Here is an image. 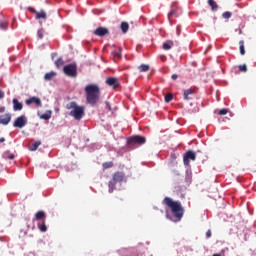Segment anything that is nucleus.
I'll return each instance as SVG.
<instances>
[{
  "label": "nucleus",
  "instance_id": "nucleus-36",
  "mask_svg": "<svg viewBox=\"0 0 256 256\" xmlns=\"http://www.w3.org/2000/svg\"><path fill=\"white\" fill-rule=\"evenodd\" d=\"M171 79H172L173 81H177V79H179V75H177V74H172V75H171Z\"/></svg>",
  "mask_w": 256,
  "mask_h": 256
},
{
  "label": "nucleus",
  "instance_id": "nucleus-4",
  "mask_svg": "<svg viewBox=\"0 0 256 256\" xmlns=\"http://www.w3.org/2000/svg\"><path fill=\"white\" fill-rule=\"evenodd\" d=\"M124 180L125 174L123 172L114 173L112 179L108 183L109 193H113V191H115L117 183H123Z\"/></svg>",
  "mask_w": 256,
  "mask_h": 256
},
{
  "label": "nucleus",
  "instance_id": "nucleus-1",
  "mask_svg": "<svg viewBox=\"0 0 256 256\" xmlns=\"http://www.w3.org/2000/svg\"><path fill=\"white\" fill-rule=\"evenodd\" d=\"M86 95V103L87 105H91L95 107L99 103V99L101 97V88L97 84H88L84 88Z\"/></svg>",
  "mask_w": 256,
  "mask_h": 256
},
{
  "label": "nucleus",
  "instance_id": "nucleus-26",
  "mask_svg": "<svg viewBox=\"0 0 256 256\" xmlns=\"http://www.w3.org/2000/svg\"><path fill=\"white\" fill-rule=\"evenodd\" d=\"M64 64H65V61H63V58H58L55 61V65H56L57 69L63 67Z\"/></svg>",
  "mask_w": 256,
  "mask_h": 256
},
{
  "label": "nucleus",
  "instance_id": "nucleus-31",
  "mask_svg": "<svg viewBox=\"0 0 256 256\" xmlns=\"http://www.w3.org/2000/svg\"><path fill=\"white\" fill-rule=\"evenodd\" d=\"M232 15H233V13L227 11V12H224V13L222 14V17H223V19H231V16H232Z\"/></svg>",
  "mask_w": 256,
  "mask_h": 256
},
{
  "label": "nucleus",
  "instance_id": "nucleus-22",
  "mask_svg": "<svg viewBox=\"0 0 256 256\" xmlns=\"http://www.w3.org/2000/svg\"><path fill=\"white\" fill-rule=\"evenodd\" d=\"M112 56L115 59H121V48H116L113 52H112Z\"/></svg>",
  "mask_w": 256,
  "mask_h": 256
},
{
  "label": "nucleus",
  "instance_id": "nucleus-32",
  "mask_svg": "<svg viewBox=\"0 0 256 256\" xmlns=\"http://www.w3.org/2000/svg\"><path fill=\"white\" fill-rule=\"evenodd\" d=\"M229 113V110L227 108L220 109L218 112V115H227Z\"/></svg>",
  "mask_w": 256,
  "mask_h": 256
},
{
  "label": "nucleus",
  "instance_id": "nucleus-44",
  "mask_svg": "<svg viewBox=\"0 0 256 256\" xmlns=\"http://www.w3.org/2000/svg\"><path fill=\"white\" fill-rule=\"evenodd\" d=\"M213 256H221L220 254H214Z\"/></svg>",
  "mask_w": 256,
  "mask_h": 256
},
{
  "label": "nucleus",
  "instance_id": "nucleus-20",
  "mask_svg": "<svg viewBox=\"0 0 256 256\" xmlns=\"http://www.w3.org/2000/svg\"><path fill=\"white\" fill-rule=\"evenodd\" d=\"M208 5L211 7L212 11H217L219 9V6L215 2V0H208Z\"/></svg>",
  "mask_w": 256,
  "mask_h": 256
},
{
  "label": "nucleus",
  "instance_id": "nucleus-34",
  "mask_svg": "<svg viewBox=\"0 0 256 256\" xmlns=\"http://www.w3.org/2000/svg\"><path fill=\"white\" fill-rule=\"evenodd\" d=\"M38 39H43V29H39L37 32Z\"/></svg>",
  "mask_w": 256,
  "mask_h": 256
},
{
  "label": "nucleus",
  "instance_id": "nucleus-30",
  "mask_svg": "<svg viewBox=\"0 0 256 256\" xmlns=\"http://www.w3.org/2000/svg\"><path fill=\"white\" fill-rule=\"evenodd\" d=\"M102 167L103 169H111V167H113V162H104Z\"/></svg>",
  "mask_w": 256,
  "mask_h": 256
},
{
  "label": "nucleus",
  "instance_id": "nucleus-25",
  "mask_svg": "<svg viewBox=\"0 0 256 256\" xmlns=\"http://www.w3.org/2000/svg\"><path fill=\"white\" fill-rule=\"evenodd\" d=\"M41 145V141H36L32 144V146L29 148V151H37L39 149V146Z\"/></svg>",
  "mask_w": 256,
  "mask_h": 256
},
{
  "label": "nucleus",
  "instance_id": "nucleus-8",
  "mask_svg": "<svg viewBox=\"0 0 256 256\" xmlns=\"http://www.w3.org/2000/svg\"><path fill=\"white\" fill-rule=\"evenodd\" d=\"M195 159H197L195 152H193V150H188L183 156V163L184 165L189 166L191 161H195Z\"/></svg>",
  "mask_w": 256,
  "mask_h": 256
},
{
  "label": "nucleus",
  "instance_id": "nucleus-21",
  "mask_svg": "<svg viewBox=\"0 0 256 256\" xmlns=\"http://www.w3.org/2000/svg\"><path fill=\"white\" fill-rule=\"evenodd\" d=\"M150 67L148 64H142L138 67V70L140 73H147L149 71Z\"/></svg>",
  "mask_w": 256,
  "mask_h": 256
},
{
  "label": "nucleus",
  "instance_id": "nucleus-24",
  "mask_svg": "<svg viewBox=\"0 0 256 256\" xmlns=\"http://www.w3.org/2000/svg\"><path fill=\"white\" fill-rule=\"evenodd\" d=\"M40 119H44V121H49V119H51V111H46L40 116Z\"/></svg>",
  "mask_w": 256,
  "mask_h": 256
},
{
  "label": "nucleus",
  "instance_id": "nucleus-28",
  "mask_svg": "<svg viewBox=\"0 0 256 256\" xmlns=\"http://www.w3.org/2000/svg\"><path fill=\"white\" fill-rule=\"evenodd\" d=\"M165 103H171L173 101V94L169 93L164 98Z\"/></svg>",
  "mask_w": 256,
  "mask_h": 256
},
{
  "label": "nucleus",
  "instance_id": "nucleus-17",
  "mask_svg": "<svg viewBox=\"0 0 256 256\" xmlns=\"http://www.w3.org/2000/svg\"><path fill=\"white\" fill-rule=\"evenodd\" d=\"M57 77V72H48L44 75L45 81H51L53 78Z\"/></svg>",
  "mask_w": 256,
  "mask_h": 256
},
{
  "label": "nucleus",
  "instance_id": "nucleus-15",
  "mask_svg": "<svg viewBox=\"0 0 256 256\" xmlns=\"http://www.w3.org/2000/svg\"><path fill=\"white\" fill-rule=\"evenodd\" d=\"M123 255L125 256H139V252L136 248H128L122 250Z\"/></svg>",
  "mask_w": 256,
  "mask_h": 256
},
{
  "label": "nucleus",
  "instance_id": "nucleus-13",
  "mask_svg": "<svg viewBox=\"0 0 256 256\" xmlns=\"http://www.w3.org/2000/svg\"><path fill=\"white\" fill-rule=\"evenodd\" d=\"M33 103L36 107H41V98L33 96L25 101L26 105H33Z\"/></svg>",
  "mask_w": 256,
  "mask_h": 256
},
{
  "label": "nucleus",
  "instance_id": "nucleus-43",
  "mask_svg": "<svg viewBox=\"0 0 256 256\" xmlns=\"http://www.w3.org/2000/svg\"><path fill=\"white\" fill-rule=\"evenodd\" d=\"M0 143H5V138H0Z\"/></svg>",
  "mask_w": 256,
  "mask_h": 256
},
{
  "label": "nucleus",
  "instance_id": "nucleus-27",
  "mask_svg": "<svg viewBox=\"0 0 256 256\" xmlns=\"http://www.w3.org/2000/svg\"><path fill=\"white\" fill-rule=\"evenodd\" d=\"M239 45H240V54L245 55V41L240 40Z\"/></svg>",
  "mask_w": 256,
  "mask_h": 256
},
{
  "label": "nucleus",
  "instance_id": "nucleus-6",
  "mask_svg": "<svg viewBox=\"0 0 256 256\" xmlns=\"http://www.w3.org/2000/svg\"><path fill=\"white\" fill-rule=\"evenodd\" d=\"M145 143H147V139L144 136H140V135L131 136L127 140V144L130 146L131 145H145Z\"/></svg>",
  "mask_w": 256,
  "mask_h": 256
},
{
  "label": "nucleus",
  "instance_id": "nucleus-39",
  "mask_svg": "<svg viewBox=\"0 0 256 256\" xmlns=\"http://www.w3.org/2000/svg\"><path fill=\"white\" fill-rule=\"evenodd\" d=\"M206 237H207V239H209V237H211V230H208V231L206 232Z\"/></svg>",
  "mask_w": 256,
  "mask_h": 256
},
{
  "label": "nucleus",
  "instance_id": "nucleus-9",
  "mask_svg": "<svg viewBox=\"0 0 256 256\" xmlns=\"http://www.w3.org/2000/svg\"><path fill=\"white\" fill-rule=\"evenodd\" d=\"M105 83L113 89H118V87H121V82L119 81V78L109 77L106 79Z\"/></svg>",
  "mask_w": 256,
  "mask_h": 256
},
{
  "label": "nucleus",
  "instance_id": "nucleus-14",
  "mask_svg": "<svg viewBox=\"0 0 256 256\" xmlns=\"http://www.w3.org/2000/svg\"><path fill=\"white\" fill-rule=\"evenodd\" d=\"M9 123H11V114L0 115V125H9Z\"/></svg>",
  "mask_w": 256,
  "mask_h": 256
},
{
  "label": "nucleus",
  "instance_id": "nucleus-11",
  "mask_svg": "<svg viewBox=\"0 0 256 256\" xmlns=\"http://www.w3.org/2000/svg\"><path fill=\"white\" fill-rule=\"evenodd\" d=\"M93 35L96 37H105V35H109V29L105 27H98L94 30Z\"/></svg>",
  "mask_w": 256,
  "mask_h": 256
},
{
  "label": "nucleus",
  "instance_id": "nucleus-12",
  "mask_svg": "<svg viewBox=\"0 0 256 256\" xmlns=\"http://www.w3.org/2000/svg\"><path fill=\"white\" fill-rule=\"evenodd\" d=\"M195 89L193 88H189L184 90V94L183 97L185 99V101H193V98L195 97Z\"/></svg>",
  "mask_w": 256,
  "mask_h": 256
},
{
  "label": "nucleus",
  "instance_id": "nucleus-16",
  "mask_svg": "<svg viewBox=\"0 0 256 256\" xmlns=\"http://www.w3.org/2000/svg\"><path fill=\"white\" fill-rule=\"evenodd\" d=\"M13 103V110L14 111H21L23 109V103L19 102L17 98L12 100Z\"/></svg>",
  "mask_w": 256,
  "mask_h": 256
},
{
  "label": "nucleus",
  "instance_id": "nucleus-7",
  "mask_svg": "<svg viewBox=\"0 0 256 256\" xmlns=\"http://www.w3.org/2000/svg\"><path fill=\"white\" fill-rule=\"evenodd\" d=\"M64 73L67 77H77V64H68L63 68Z\"/></svg>",
  "mask_w": 256,
  "mask_h": 256
},
{
  "label": "nucleus",
  "instance_id": "nucleus-37",
  "mask_svg": "<svg viewBox=\"0 0 256 256\" xmlns=\"http://www.w3.org/2000/svg\"><path fill=\"white\" fill-rule=\"evenodd\" d=\"M29 11L31 13H34V15H37V13L39 12V11L35 10V8H29Z\"/></svg>",
  "mask_w": 256,
  "mask_h": 256
},
{
  "label": "nucleus",
  "instance_id": "nucleus-29",
  "mask_svg": "<svg viewBox=\"0 0 256 256\" xmlns=\"http://www.w3.org/2000/svg\"><path fill=\"white\" fill-rule=\"evenodd\" d=\"M3 157H4V159L13 160V159H15V154H9V152H5Z\"/></svg>",
  "mask_w": 256,
  "mask_h": 256
},
{
  "label": "nucleus",
  "instance_id": "nucleus-19",
  "mask_svg": "<svg viewBox=\"0 0 256 256\" xmlns=\"http://www.w3.org/2000/svg\"><path fill=\"white\" fill-rule=\"evenodd\" d=\"M173 47V41L168 40L163 43V49L164 51H169Z\"/></svg>",
  "mask_w": 256,
  "mask_h": 256
},
{
  "label": "nucleus",
  "instance_id": "nucleus-5",
  "mask_svg": "<svg viewBox=\"0 0 256 256\" xmlns=\"http://www.w3.org/2000/svg\"><path fill=\"white\" fill-rule=\"evenodd\" d=\"M35 219L38 222V229L42 232V233H46L47 231V224L45 223L46 219H47V214H45V211L40 210L35 214Z\"/></svg>",
  "mask_w": 256,
  "mask_h": 256
},
{
  "label": "nucleus",
  "instance_id": "nucleus-40",
  "mask_svg": "<svg viewBox=\"0 0 256 256\" xmlns=\"http://www.w3.org/2000/svg\"><path fill=\"white\" fill-rule=\"evenodd\" d=\"M3 97H5V93L0 90V99H3Z\"/></svg>",
  "mask_w": 256,
  "mask_h": 256
},
{
  "label": "nucleus",
  "instance_id": "nucleus-41",
  "mask_svg": "<svg viewBox=\"0 0 256 256\" xmlns=\"http://www.w3.org/2000/svg\"><path fill=\"white\" fill-rule=\"evenodd\" d=\"M106 107H107L108 111H111V105L109 104V102H106Z\"/></svg>",
  "mask_w": 256,
  "mask_h": 256
},
{
  "label": "nucleus",
  "instance_id": "nucleus-2",
  "mask_svg": "<svg viewBox=\"0 0 256 256\" xmlns=\"http://www.w3.org/2000/svg\"><path fill=\"white\" fill-rule=\"evenodd\" d=\"M163 205L169 207L172 215L177 219V221H181L183 219V215H185V209L183 205H181L180 201H174L170 197H165L162 201Z\"/></svg>",
  "mask_w": 256,
  "mask_h": 256
},
{
  "label": "nucleus",
  "instance_id": "nucleus-35",
  "mask_svg": "<svg viewBox=\"0 0 256 256\" xmlns=\"http://www.w3.org/2000/svg\"><path fill=\"white\" fill-rule=\"evenodd\" d=\"M0 29H7V22L0 23Z\"/></svg>",
  "mask_w": 256,
  "mask_h": 256
},
{
  "label": "nucleus",
  "instance_id": "nucleus-42",
  "mask_svg": "<svg viewBox=\"0 0 256 256\" xmlns=\"http://www.w3.org/2000/svg\"><path fill=\"white\" fill-rule=\"evenodd\" d=\"M0 113H5V106L0 107Z\"/></svg>",
  "mask_w": 256,
  "mask_h": 256
},
{
  "label": "nucleus",
  "instance_id": "nucleus-23",
  "mask_svg": "<svg viewBox=\"0 0 256 256\" xmlns=\"http://www.w3.org/2000/svg\"><path fill=\"white\" fill-rule=\"evenodd\" d=\"M120 29L122 30V33H127V31H129V23L122 22L120 25Z\"/></svg>",
  "mask_w": 256,
  "mask_h": 256
},
{
  "label": "nucleus",
  "instance_id": "nucleus-33",
  "mask_svg": "<svg viewBox=\"0 0 256 256\" xmlns=\"http://www.w3.org/2000/svg\"><path fill=\"white\" fill-rule=\"evenodd\" d=\"M239 71H242V73H246L247 71V65L243 64L239 66Z\"/></svg>",
  "mask_w": 256,
  "mask_h": 256
},
{
  "label": "nucleus",
  "instance_id": "nucleus-18",
  "mask_svg": "<svg viewBox=\"0 0 256 256\" xmlns=\"http://www.w3.org/2000/svg\"><path fill=\"white\" fill-rule=\"evenodd\" d=\"M35 19H47V12L45 10H41L36 13Z\"/></svg>",
  "mask_w": 256,
  "mask_h": 256
},
{
  "label": "nucleus",
  "instance_id": "nucleus-10",
  "mask_svg": "<svg viewBox=\"0 0 256 256\" xmlns=\"http://www.w3.org/2000/svg\"><path fill=\"white\" fill-rule=\"evenodd\" d=\"M25 125H27V118L25 116H20L16 118V120L14 121L13 127L23 129Z\"/></svg>",
  "mask_w": 256,
  "mask_h": 256
},
{
  "label": "nucleus",
  "instance_id": "nucleus-38",
  "mask_svg": "<svg viewBox=\"0 0 256 256\" xmlns=\"http://www.w3.org/2000/svg\"><path fill=\"white\" fill-rule=\"evenodd\" d=\"M176 31L177 35H181V26H177Z\"/></svg>",
  "mask_w": 256,
  "mask_h": 256
},
{
  "label": "nucleus",
  "instance_id": "nucleus-3",
  "mask_svg": "<svg viewBox=\"0 0 256 256\" xmlns=\"http://www.w3.org/2000/svg\"><path fill=\"white\" fill-rule=\"evenodd\" d=\"M66 109L70 111V117H74L76 121H81L82 117H85V106H79L75 101L66 104Z\"/></svg>",
  "mask_w": 256,
  "mask_h": 256
}]
</instances>
